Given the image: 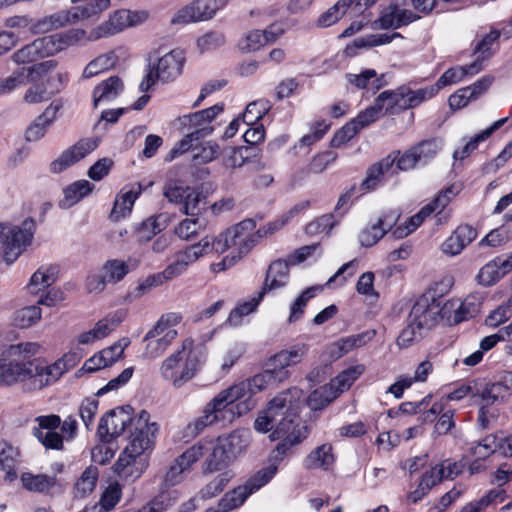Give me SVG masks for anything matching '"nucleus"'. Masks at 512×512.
Segmentation results:
<instances>
[{"mask_svg": "<svg viewBox=\"0 0 512 512\" xmlns=\"http://www.w3.org/2000/svg\"><path fill=\"white\" fill-rule=\"evenodd\" d=\"M241 389L231 385L219 391L203 408L202 414L193 420L188 429L193 434H199L206 427L215 424H231L236 418L251 410L252 401L241 397Z\"/></svg>", "mask_w": 512, "mask_h": 512, "instance_id": "1", "label": "nucleus"}, {"mask_svg": "<svg viewBox=\"0 0 512 512\" xmlns=\"http://www.w3.org/2000/svg\"><path fill=\"white\" fill-rule=\"evenodd\" d=\"M205 360V349L196 346L193 339L187 338L161 362L159 374L164 381L180 388L195 377Z\"/></svg>", "mask_w": 512, "mask_h": 512, "instance_id": "2", "label": "nucleus"}, {"mask_svg": "<svg viewBox=\"0 0 512 512\" xmlns=\"http://www.w3.org/2000/svg\"><path fill=\"white\" fill-rule=\"evenodd\" d=\"M41 345L38 342H20L12 344L0 354V386H13L34 375V356L38 355Z\"/></svg>", "mask_w": 512, "mask_h": 512, "instance_id": "3", "label": "nucleus"}, {"mask_svg": "<svg viewBox=\"0 0 512 512\" xmlns=\"http://www.w3.org/2000/svg\"><path fill=\"white\" fill-rule=\"evenodd\" d=\"M301 396L302 393L288 396V405L281 410V416L270 435L271 440H281L272 453L275 461H281L293 446L301 443L308 436V428L299 417Z\"/></svg>", "mask_w": 512, "mask_h": 512, "instance_id": "4", "label": "nucleus"}, {"mask_svg": "<svg viewBox=\"0 0 512 512\" xmlns=\"http://www.w3.org/2000/svg\"><path fill=\"white\" fill-rule=\"evenodd\" d=\"M35 230V222L25 219L20 226L0 224V250L7 263H13L30 245Z\"/></svg>", "mask_w": 512, "mask_h": 512, "instance_id": "5", "label": "nucleus"}, {"mask_svg": "<svg viewBox=\"0 0 512 512\" xmlns=\"http://www.w3.org/2000/svg\"><path fill=\"white\" fill-rule=\"evenodd\" d=\"M158 431V424L150 420V414L147 411L142 410L133 421L130 442L120 455L144 459L143 454L152 449Z\"/></svg>", "mask_w": 512, "mask_h": 512, "instance_id": "6", "label": "nucleus"}, {"mask_svg": "<svg viewBox=\"0 0 512 512\" xmlns=\"http://www.w3.org/2000/svg\"><path fill=\"white\" fill-rule=\"evenodd\" d=\"M277 464L273 463L259 470L243 486L228 492L218 503V510L208 509L206 512H228L241 506L255 491L266 485L277 473Z\"/></svg>", "mask_w": 512, "mask_h": 512, "instance_id": "7", "label": "nucleus"}, {"mask_svg": "<svg viewBox=\"0 0 512 512\" xmlns=\"http://www.w3.org/2000/svg\"><path fill=\"white\" fill-rule=\"evenodd\" d=\"M185 57L180 50H172L153 64L140 83V90L147 92L157 81L169 82L177 78L183 70Z\"/></svg>", "mask_w": 512, "mask_h": 512, "instance_id": "8", "label": "nucleus"}, {"mask_svg": "<svg viewBox=\"0 0 512 512\" xmlns=\"http://www.w3.org/2000/svg\"><path fill=\"white\" fill-rule=\"evenodd\" d=\"M228 0H194L180 8L171 18L172 25L184 26L212 19Z\"/></svg>", "mask_w": 512, "mask_h": 512, "instance_id": "9", "label": "nucleus"}, {"mask_svg": "<svg viewBox=\"0 0 512 512\" xmlns=\"http://www.w3.org/2000/svg\"><path fill=\"white\" fill-rule=\"evenodd\" d=\"M408 317L425 331L430 330L444 320L443 304L431 293H424L416 300Z\"/></svg>", "mask_w": 512, "mask_h": 512, "instance_id": "10", "label": "nucleus"}, {"mask_svg": "<svg viewBox=\"0 0 512 512\" xmlns=\"http://www.w3.org/2000/svg\"><path fill=\"white\" fill-rule=\"evenodd\" d=\"M223 109V104H215L207 109L183 115L178 118L179 129L181 132L189 131L200 139L205 138L213 132L212 122Z\"/></svg>", "mask_w": 512, "mask_h": 512, "instance_id": "11", "label": "nucleus"}, {"mask_svg": "<svg viewBox=\"0 0 512 512\" xmlns=\"http://www.w3.org/2000/svg\"><path fill=\"white\" fill-rule=\"evenodd\" d=\"M300 395L301 390L298 388H290L275 396L268 404V407L261 412L254 421V428L257 432L267 433L273 431L277 424L278 418L281 416V410L288 405L289 395Z\"/></svg>", "mask_w": 512, "mask_h": 512, "instance_id": "12", "label": "nucleus"}, {"mask_svg": "<svg viewBox=\"0 0 512 512\" xmlns=\"http://www.w3.org/2000/svg\"><path fill=\"white\" fill-rule=\"evenodd\" d=\"M255 228V221L246 219L227 229L233 247L232 252L240 259L247 255L258 243L256 232H254Z\"/></svg>", "mask_w": 512, "mask_h": 512, "instance_id": "13", "label": "nucleus"}, {"mask_svg": "<svg viewBox=\"0 0 512 512\" xmlns=\"http://www.w3.org/2000/svg\"><path fill=\"white\" fill-rule=\"evenodd\" d=\"M211 252L209 241L201 239L198 243L189 245L183 250L176 252L173 256V261L166 268L168 274L170 273L173 278L182 275L190 265L198 261L201 257Z\"/></svg>", "mask_w": 512, "mask_h": 512, "instance_id": "14", "label": "nucleus"}, {"mask_svg": "<svg viewBox=\"0 0 512 512\" xmlns=\"http://www.w3.org/2000/svg\"><path fill=\"white\" fill-rule=\"evenodd\" d=\"M291 373L290 372H280L276 373L272 367H267L266 369L256 374L255 376L247 379L246 381H241L239 383L234 384L235 387L241 389V397L244 399L246 396H249L247 400H250V396L254 395L269 386L278 385L287 379H289Z\"/></svg>", "mask_w": 512, "mask_h": 512, "instance_id": "15", "label": "nucleus"}, {"mask_svg": "<svg viewBox=\"0 0 512 512\" xmlns=\"http://www.w3.org/2000/svg\"><path fill=\"white\" fill-rule=\"evenodd\" d=\"M134 420L123 408L111 410L101 418L98 435L103 441L110 442L120 436L129 424L133 426Z\"/></svg>", "mask_w": 512, "mask_h": 512, "instance_id": "16", "label": "nucleus"}, {"mask_svg": "<svg viewBox=\"0 0 512 512\" xmlns=\"http://www.w3.org/2000/svg\"><path fill=\"white\" fill-rule=\"evenodd\" d=\"M36 422L38 427L33 428V435L37 440L48 449H63V437L55 431L61 424L60 416L55 414L39 416Z\"/></svg>", "mask_w": 512, "mask_h": 512, "instance_id": "17", "label": "nucleus"}, {"mask_svg": "<svg viewBox=\"0 0 512 512\" xmlns=\"http://www.w3.org/2000/svg\"><path fill=\"white\" fill-rule=\"evenodd\" d=\"M400 214L397 210L389 209L382 213L378 220L365 227L359 234V243L363 247L375 245L394 225Z\"/></svg>", "mask_w": 512, "mask_h": 512, "instance_id": "18", "label": "nucleus"}, {"mask_svg": "<svg viewBox=\"0 0 512 512\" xmlns=\"http://www.w3.org/2000/svg\"><path fill=\"white\" fill-rule=\"evenodd\" d=\"M98 142L92 138L79 140L76 144L66 149L61 155L50 164V170L53 173H61L70 166L74 165L86 155L94 151Z\"/></svg>", "mask_w": 512, "mask_h": 512, "instance_id": "19", "label": "nucleus"}, {"mask_svg": "<svg viewBox=\"0 0 512 512\" xmlns=\"http://www.w3.org/2000/svg\"><path fill=\"white\" fill-rule=\"evenodd\" d=\"M44 37L51 56L71 46L97 41L96 39L90 38L91 30L86 31L82 28H72L64 32L55 33Z\"/></svg>", "mask_w": 512, "mask_h": 512, "instance_id": "20", "label": "nucleus"}, {"mask_svg": "<svg viewBox=\"0 0 512 512\" xmlns=\"http://www.w3.org/2000/svg\"><path fill=\"white\" fill-rule=\"evenodd\" d=\"M479 312V302L475 296L464 300L451 299L443 304L444 320L448 324H459L473 318Z\"/></svg>", "mask_w": 512, "mask_h": 512, "instance_id": "21", "label": "nucleus"}, {"mask_svg": "<svg viewBox=\"0 0 512 512\" xmlns=\"http://www.w3.org/2000/svg\"><path fill=\"white\" fill-rule=\"evenodd\" d=\"M202 457V448L192 446L177 457L164 476V485L172 487L181 483L184 474Z\"/></svg>", "mask_w": 512, "mask_h": 512, "instance_id": "22", "label": "nucleus"}, {"mask_svg": "<svg viewBox=\"0 0 512 512\" xmlns=\"http://www.w3.org/2000/svg\"><path fill=\"white\" fill-rule=\"evenodd\" d=\"M396 159L397 156L395 155H387L385 158L372 164L367 169L366 177L363 179L359 187L360 195L374 191L377 187H379L382 184L384 177L390 171L394 173L395 170H393V166L395 164Z\"/></svg>", "mask_w": 512, "mask_h": 512, "instance_id": "23", "label": "nucleus"}, {"mask_svg": "<svg viewBox=\"0 0 512 512\" xmlns=\"http://www.w3.org/2000/svg\"><path fill=\"white\" fill-rule=\"evenodd\" d=\"M308 345L304 343L296 344L288 349H284L271 356L267 362V367H272L276 373L290 372L289 366L300 363L308 353Z\"/></svg>", "mask_w": 512, "mask_h": 512, "instance_id": "24", "label": "nucleus"}, {"mask_svg": "<svg viewBox=\"0 0 512 512\" xmlns=\"http://www.w3.org/2000/svg\"><path fill=\"white\" fill-rule=\"evenodd\" d=\"M194 446L202 448V457L207 454L204 472L218 471L232 462L218 438L214 441L199 442Z\"/></svg>", "mask_w": 512, "mask_h": 512, "instance_id": "25", "label": "nucleus"}, {"mask_svg": "<svg viewBox=\"0 0 512 512\" xmlns=\"http://www.w3.org/2000/svg\"><path fill=\"white\" fill-rule=\"evenodd\" d=\"M127 9H119L110 14L109 18L91 29L92 39L100 40L118 34L129 28Z\"/></svg>", "mask_w": 512, "mask_h": 512, "instance_id": "26", "label": "nucleus"}, {"mask_svg": "<svg viewBox=\"0 0 512 512\" xmlns=\"http://www.w3.org/2000/svg\"><path fill=\"white\" fill-rule=\"evenodd\" d=\"M477 237V231L470 225H460L441 244V251L448 256L459 255Z\"/></svg>", "mask_w": 512, "mask_h": 512, "instance_id": "27", "label": "nucleus"}, {"mask_svg": "<svg viewBox=\"0 0 512 512\" xmlns=\"http://www.w3.org/2000/svg\"><path fill=\"white\" fill-rule=\"evenodd\" d=\"M289 265L288 260L278 259L273 261L266 272L264 284L261 288V292L264 295L267 292L281 289L285 287L289 282Z\"/></svg>", "mask_w": 512, "mask_h": 512, "instance_id": "28", "label": "nucleus"}, {"mask_svg": "<svg viewBox=\"0 0 512 512\" xmlns=\"http://www.w3.org/2000/svg\"><path fill=\"white\" fill-rule=\"evenodd\" d=\"M59 269L54 265H43L31 276L26 290L30 295L39 296L50 288L57 280Z\"/></svg>", "mask_w": 512, "mask_h": 512, "instance_id": "29", "label": "nucleus"}, {"mask_svg": "<svg viewBox=\"0 0 512 512\" xmlns=\"http://www.w3.org/2000/svg\"><path fill=\"white\" fill-rule=\"evenodd\" d=\"M232 461L243 454L251 442V433L246 429H236L227 435L218 437Z\"/></svg>", "mask_w": 512, "mask_h": 512, "instance_id": "30", "label": "nucleus"}, {"mask_svg": "<svg viewBox=\"0 0 512 512\" xmlns=\"http://www.w3.org/2000/svg\"><path fill=\"white\" fill-rule=\"evenodd\" d=\"M336 457L333 452V447L329 443H324L313 449L304 459V467L308 470L321 469L324 471L330 470Z\"/></svg>", "mask_w": 512, "mask_h": 512, "instance_id": "31", "label": "nucleus"}, {"mask_svg": "<svg viewBox=\"0 0 512 512\" xmlns=\"http://www.w3.org/2000/svg\"><path fill=\"white\" fill-rule=\"evenodd\" d=\"M46 44L45 37L37 38L14 52L11 58L16 64H28L39 58L51 56Z\"/></svg>", "mask_w": 512, "mask_h": 512, "instance_id": "32", "label": "nucleus"}, {"mask_svg": "<svg viewBox=\"0 0 512 512\" xmlns=\"http://www.w3.org/2000/svg\"><path fill=\"white\" fill-rule=\"evenodd\" d=\"M138 265L137 260L109 259L100 268L108 284H117Z\"/></svg>", "mask_w": 512, "mask_h": 512, "instance_id": "33", "label": "nucleus"}, {"mask_svg": "<svg viewBox=\"0 0 512 512\" xmlns=\"http://www.w3.org/2000/svg\"><path fill=\"white\" fill-rule=\"evenodd\" d=\"M345 78L347 82L355 88L371 89L373 92L380 90L387 84L385 75H378L374 69H365L359 74L347 73Z\"/></svg>", "mask_w": 512, "mask_h": 512, "instance_id": "34", "label": "nucleus"}, {"mask_svg": "<svg viewBox=\"0 0 512 512\" xmlns=\"http://www.w3.org/2000/svg\"><path fill=\"white\" fill-rule=\"evenodd\" d=\"M507 119L508 118L505 117L495 121L487 129L479 132L478 134L466 140L462 147H459L454 151V159L463 160L467 158L472 152H474L478 148V145L480 143L486 141L496 130L502 127L506 123Z\"/></svg>", "mask_w": 512, "mask_h": 512, "instance_id": "35", "label": "nucleus"}, {"mask_svg": "<svg viewBox=\"0 0 512 512\" xmlns=\"http://www.w3.org/2000/svg\"><path fill=\"white\" fill-rule=\"evenodd\" d=\"M438 92V89L434 86L420 88L412 90L408 86L399 87V93L397 94L402 102L400 101V109L406 110L417 107L422 102L431 99Z\"/></svg>", "mask_w": 512, "mask_h": 512, "instance_id": "36", "label": "nucleus"}, {"mask_svg": "<svg viewBox=\"0 0 512 512\" xmlns=\"http://www.w3.org/2000/svg\"><path fill=\"white\" fill-rule=\"evenodd\" d=\"M23 487L30 492L45 493L50 489L59 486L60 480L56 475L33 474L24 472L20 477Z\"/></svg>", "mask_w": 512, "mask_h": 512, "instance_id": "37", "label": "nucleus"}, {"mask_svg": "<svg viewBox=\"0 0 512 512\" xmlns=\"http://www.w3.org/2000/svg\"><path fill=\"white\" fill-rule=\"evenodd\" d=\"M124 84L117 76H111L100 82L93 90L94 106L107 103L117 98L123 91Z\"/></svg>", "mask_w": 512, "mask_h": 512, "instance_id": "38", "label": "nucleus"}, {"mask_svg": "<svg viewBox=\"0 0 512 512\" xmlns=\"http://www.w3.org/2000/svg\"><path fill=\"white\" fill-rule=\"evenodd\" d=\"M145 468V460L120 455L114 464L115 473L123 480L134 481L141 476Z\"/></svg>", "mask_w": 512, "mask_h": 512, "instance_id": "39", "label": "nucleus"}, {"mask_svg": "<svg viewBox=\"0 0 512 512\" xmlns=\"http://www.w3.org/2000/svg\"><path fill=\"white\" fill-rule=\"evenodd\" d=\"M78 21H85L107 10L110 0H70Z\"/></svg>", "mask_w": 512, "mask_h": 512, "instance_id": "40", "label": "nucleus"}, {"mask_svg": "<svg viewBox=\"0 0 512 512\" xmlns=\"http://www.w3.org/2000/svg\"><path fill=\"white\" fill-rule=\"evenodd\" d=\"M33 370V382L42 388L56 382L66 372V366L57 360L48 366H33Z\"/></svg>", "mask_w": 512, "mask_h": 512, "instance_id": "41", "label": "nucleus"}, {"mask_svg": "<svg viewBox=\"0 0 512 512\" xmlns=\"http://www.w3.org/2000/svg\"><path fill=\"white\" fill-rule=\"evenodd\" d=\"M481 69L482 66L478 61H474L470 65L450 68L441 75L434 87L439 90L447 85L456 84L462 81L466 76H472L478 73Z\"/></svg>", "mask_w": 512, "mask_h": 512, "instance_id": "42", "label": "nucleus"}, {"mask_svg": "<svg viewBox=\"0 0 512 512\" xmlns=\"http://www.w3.org/2000/svg\"><path fill=\"white\" fill-rule=\"evenodd\" d=\"M168 338L150 329L143 338L145 343L143 357L145 359H155L161 356L173 343Z\"/></svg>", "mask_w": 512, "mask_h": 512, "instance_id": "43", "label": "nucleus"}, {"mask_svg": "<svg viewBox=\"0 0 512 512\" xmlns=\"http://www.w3.org/2000/svg\"><path fill=\"white\" fill-rule=\"evenodd\" d=\"M99 471L96 466H88L74 484V498H85L90 495L97 484Z\"/></svg>", "mask_w": 512, "mask_h": 512, "instance_id": "44", "label": "nucleus"}, {"mask_svg": "<svg viewBox=\"0 0 512 512\" xmlns=\"http://www.w3.org/2000/svg\"><path fill=\"white\" fill-rule=\"evenodd\" d=\"M506 498V491L498 486L489 490L480 499L474 500L465 505L460 512H479L491 505L502 503Z\"/></svg>", "mask_w": 512, "mask_h": 512, "instance_id": "45", "label": "nucleus"}, {"mask_svg": "<svg viewBox=\"0 0 512 512\" xmlns=\"http://www.w3.org/2000/svg\"><path fill=\"white\" fill-rule=\"evenodd\" d=\"M139 194V188L137 190L130 189L128 191H121V193L115 199L114 207L111 211L110 217L113 220L118 221L129 215Z\"/></svg>", "mask_w": 512, "mask_h": 512, "instance_id": "46", "label": "nucleus"}, {"mask_svg": "<svg viewBox=\"0 0 512 512\" xmlns=\"http://www.w3.org/2000/svg\"><path fill=\"white\" fill-rule=\"evenodd\" d=\"M264 298V292L259 291L256 296L249 300L239 302L237 306L230 312L227 323L237 327L242 323V318L256 311L258 305Z\"/></svg>", "mask_w": 512, "mask_h": 512, "instance_id": "47", "label": "nucleus"}, {"mask_svg": "<svg viewBox=\"0 0 512 512\" xmlns=\"http://www.w3.org/2000/svg\"><path fill=\"white\" fill-rule=\"evenodd\" d=\"M94 186L87 180H78L64 189L63 207H71L90 194Z\"/></svg>", "mask_w": 512, "mask_h": 512, "instance_id": "48", "label": "nucleus"}, {"mask_svg": "<svg viewBox=\"0 0 512 512\" xmlns=\"http://www.w3.org/2000/svg\"><path fill=\"white\" fill-rule=\"evenodd\" d=\"M363 372L364 367L362 365L349 367L333 378L329 386L337 392V396H339L341 393L348 390Z\"/></svg>", "mask_w": 512, "mask_h": 512, "instance_id": "49", "label": "nucleus"}, {"mask_svg": "<svg viewBox=\"0 0 512 512\" xmlns=\"http://www.w3.org/2000/svg\"><path fill=\"white\" fill-rule=\"evenodd\" d=\"M462 469L463 465L460 462L445 459L427 472L430 474V478H433L438 484L444 479H454L462 472Z\"/></svg>", "mask_w": 512, "mask_h": 512, "instance_id": "50", "label": "nucleus"}, {"mask_svg": "<svg viewBox=\"0 0 512 512\" xmlns=\"http://www.w3.org/2000/svg\"><path fill=\"white\" fill-rule=\"evenodd\" d=\"M181 321V314L175 312L165 313L158 319L152 330L164 335L165 337H169L168 339L174 342L178 336L176 327L181 323Z\"/></svg>", "mask_w": 512, "mask_h": 512, "instance_id": "51", "label": "nucleus"}, {"mask_svg": "<svg viewBox=\"0 0 512 512\" xmlns=\"http://www.w3.org/2000/svg\"><path fill=\"white\" fill-rule=\"evenodd\" d=\"M509 396V387L501 382L487 383L480 392L484 407L503 401Z\"/></svg>", "mask_w": 512, "mask_h": 512, "instance_id": "52", "label": "nucleus"}, {"mask_svg": "<svg viewBox=\"0 0 512 512\" xmlns=\"http://www.w3.org/2000/svg\"><path fill=\"white\" fill-rule=\"evenodd\" d=\"M356 0H339L333 7L324 12L317 23L321 27H329L335 24L346 13L351 14V6Z\"/></svg>", "mask_w": 512, "mask_h": 512, "instance_id": "53", "label": "nucleus"}, {"mask_svg": "<svg viewBox=\"0 0 512 512\" xmlns=\"http://www.w3.org/2000/svg\"><path fill=\"white\" fill-rule=\"evenodd\" d=\"M166 222L167 218L162 214L146 219L138 228V240L140 242L149 241L154 235L160 233L166 227Z\"/></svg>", "mask_w": 512, "mask_h": 512, "instance_id": "54", "label": "nucleus"}, {"mask_svg": "<svg viewBox=\"0 0 512 512\" xmlns=\"http://www.w3.org/2000/svg\"><path fill=\"white\" fill-rule=\"evenodd\" d=\"M206 228V222L198 217L186 218L175 227V234L182 240H191Z\"/></svg>", "mask_w": 512, "mask_h": 512, "instance_id": "55", "label": "nucleus"}, {"mask_svg": "<svg viewBox=\"0 0 512 512\" xmlns=\"http://www.w3.org/2000/svg\"><path fill=\"white\" fill-rule=\"evenodd\" d=\"M506 275L502 267L499 265V260L494 258L485 264L479 271L477 278L478 282L484 286L495 284Z\"/></svg>", "mask_w": 512, "mask_h": 512, "instance_id": "56", "label": "nucleus"}, {"mask_svg": "<svg viewBox=\"0 0 512 512\" xmlns=\"http://www.w3.org/2000/svg\"><path fill=\"white\" fill-rule=\"evenodd\" d=\"M337 397V392L327 384L314 390L309 395L307 403L312 410H320L330 404Z\"/></svg>", "mask_w": 512, "mask_h": 512, "instance_id": "57", "label": "nucleus"}, {"mask_svg": "<svg viewBox=\"0 0 512 512\" xmlns=\"http://www.w3.org/2000/svg\"><path fill=\"white\" fill-rule=\"evenodd\" d=\"M116 56L109 52L91 60L83 70V77L88 79L114 66Z\"/></svg>", "mask_w": 512, "mask_h": 512, "instance_id": "58", "label": "nucleus"}, {"mask_svg": "<svg viewBox=\"0 0 512 512\" xmlns=\"http://www.w3.org/2000/svg\"><path fill=\"white\" fill-rule=\"evenodd\" d=\"M430 214L431 207L424 206L418 213L409 218L406 225H400L396 227L392 231V235L397 239L407 237L409 234L415 231Z\"/></svg>", "mask_w": 512, "mask_h": 512, "instance_id": "59", "label": "nucleus"}, {"mask_svg": "<svg viewBox=\"0 0 512 512\" xmlns=\"http://www.w3.org/2000/svg\"><path fill=\"white\" fill-rule=\"evenodd\" d=\"M42 311L37 305L19 309L14 315V324L19 328H29L41 319Z\"/></svg>", "mask_w": 512, "mask_h": 512, "instance_id": "60", "label": "nucleus"}, {"mask_svg": "<svg viewBox=\"0 0 512 512\" xmlns=\"http://www.w3.org/2000/svg\"><path fill=\"white\" fill-rule=\"evenodd\" d=\"M442 147V141L437 138L424 140L413 146L422 165L427 164L433 159Z\"/></svg>", "mask_w": 512, "mask_h": 512, "instance_id": "61", "label": "nucleus"}, {"mask_svg": "<svg viewBox=\"0 0 512 512\" xmlns=\"http://www.w3.org/2000/svg\"><path fill=\"white\" fill-rule=\"evenodd\" d=\"M424 331L423 328L412 323L408 317L407 325L400 332L396 344L401 349L408 348L422 338Z\"/></svg>", "mask_w": 512, "mask_h": 512, "instance_id": "62", "label": "nucleus"}, {"mask_svg": "<svg viewBox=\"0 0 512 512\" xmlns=\"http://www.w3.org/2000/svg\"><path fill=\"white\" fill-rule=\"evenodd\" d=\"M124 316L125 313L122 310H118L99 320L93 328L100 340L107 337L112 331H114L123 321Z\"/></svg>", "mask_w": 512, "mask_h": 512, "instance_id": "63", "label": "nucleus"}, {"mask_svg": "<svg viewBox=\"0 0 512 512\" xmlns=\"http://www.w3.org/2000/svg\"><path fill=\"white\" fill-rule=\"evenodd\" d=\"M205 204L204 195L201 192L190 188L182 204L181 210L183 213L194 217L199 215L205 209Z\"/></svg>", "mask_w": 512, "mask_h": 512, "instance_id": "64", "label": "nucleus"}]
</instances>
